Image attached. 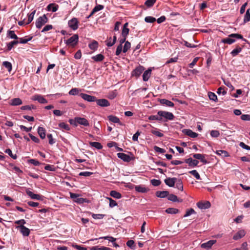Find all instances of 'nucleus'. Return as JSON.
<instances>
[{"label":"nucleus","instance_id":"nucleus-6","mask_svg":"<svg viewBox=\"0 0 250 250\" xmlns=\"http://www.w3.org/2000/svg\"><path fill=\"white\" fill-rule=\"evenodd\" d=\"M79 36L77 34H75L70 37L69 39L65 41V43L70 46L74 47L75 46L78 42Z\"/></svg>","mask_w":250,"mask_h":250},{"label":"nucleus","instance_id":"nucleus-37","mask_svg":"<svg viewBox=\"0 0 250 250\" xmlns=\"http://www.w3.org/2000/svg\"><path fill=\"white\" fill-rule=\"evenodd\" d=\"M135 188L137 191L142 193H145L148 191L146 188L140 186H136Z\"/></svg>","mask_w":250,"mask_h":250},{"label":"nucleus","instance_id":"nucleus-51","mask_svg":"<svg viewBox=\"0 0 250 250\" xmlns=\"http://www.w3.org/2000/svg\"><path fill=\"white\" fill-rule=\"evenodd\" d=\"M151 132L154 135L159 137H162L164 136V134L162 133L158 130H157L156 129L151 130Z\"/></svg>","mask_w":250,"mask_h":250},{"label":"nucleus","instance_id":"nucleus-3","mask_svg":"<svg viewBox=\"0 0 250 250\" xmlns=\"http://www.w3.org/2000/svg\"><path fill=\"white\" fill-rule=\"evenodd\" d=\"M48 21V18L46 15L44 14L43 16L39 17L36 22V26L37 28H41L43 25H44Z\"/></svg>","mask_w":250,"mask_h":250},{"label":"nucleus","instance_id":"nucleus-13","mask_svg":"<svg viewBox=\"0 0 250 250\" xmlns=\"http://www.w3.org/2000/svg\"><path fill=\"white\" fill-rule=\"evenodd\" d=\"M176 182L177 178L175 177L167 178L165 180V183L167 186H168L169 187H173Z\"/></svg>","mask_w":250,"mask_h":250},{"label":"nucleus","instance_id":"nucleus-59","mask_svg":"<svg viewBox=\"0 0 250 250\" xmlns=\"http://www.w3.org/2000/svg\"><path fill=\"white\" fill-rule=\"evenodd\" d=\"M129 29L128 28H123L122 32V36L123 37H126L129 33Z\"/></svg>","mask_w":250,"mask_h":250},{"label":"nucleus","instance_id":"nucleus-64","mask_svg":"<svg viewBox=\"0 0 250 250\" xmlns=\"http://www.w3.org/2000/svg\"><path fill=\"white\" fill-rule=\"evenodd\" d=\"M47 138L49 139V144L50 145H53L55 143L54 139L53 138L52 135L51 134H47Z\"/></svg>","mask_w":250,"mask_h":250},{"label":"nucleus","instance_id":"nucleus-24","mask_svg":"<svg viewBox=\"0 0 250 250\" xmlns=\"http://www.w3.org/2000/svg\"><path fill=\"white\" fill-rule=\"evenodd\" d=\"M151 73V69H148L147 70L145 71L143 75V79L145 82H146L148 80L149 78L150 77Z\"/></svg>","mask_w":250,"mask_h":250},{"label":"nucleus","instance_id":"nucleus-61","mask_svg":"<svg viewBox=\"0 0 250 250\" xmlns=\"http://www.w3.org/2000/svg\"><path fill=\"white\" fill-rule=\"evenodd\" d=\"M216 153L217 154H218L219 155H222L225 157L228 156V152L225 150H217Z\"/></svg>","mask_w":250,"mask_h":250},{"label":"nucleus","instance_id":"nucleus-26","mask_svg":"<svg viewBox=\"0 0 250 250\" xmlns=\"http://www.w3.org/2000/svg\"><path fill=\"white\" fill-rule=\"evenodd\" d=\"M160 102L161 104L169 107H173L174 105L172 102L165 99H160Z\"/></svg>","mask_w":250,"mask_h":250},{"label":"nucleus","instance_id":"nucleus-56","mask_svg":"<svg viewBox=\"0 0 250 250\" xmlns=\"http://www.w3.org/2000/svg\"><path fill=\"white\" fill-rule=\"evenodd\" d=\"M5 153L8 154L11 157H12L14 159H16L17 158V156L16 154L13 155L12 151L10 149H7L5 150Z\"/></svg>","mask_w":250,"mask_h":250},{"label":"nucleus","instance_id":"nucleus-9","mask_svg":"<svg viewBox=\"0 0 250 250\" xmlns=\"http://www.w3.org/2000/svg\"><path fill=\"white\" fill-rule=\"evenodd\" d=\"M145 68L143 66L139 65L132 72V76L138 77L144 71Z\"/></svg>","mask_w":250,"mask_h":250},{"label":"nucleus","instance_id":"nucleus-53","mask_svg":"<svg viewBox=\"0 0 250 250\" xmlns=\"http://www.w3.org/2000/svg\"><path fill=\"white\" fill-rule=\"evenodd\" d=\"M156 0H146L145 3V5L148 7L153 5Z\"/></svg>","mask_w":250,"mask_h":250},{"label":"nucleus","instance_id":"nucleus-45","mask_svg":"<svg viewBox=\"0 0 250 250\" xmlns=\"http://www.w3.org/2000/svg\"><path fill=\"white\" fill-rule=\"evenodd\" d=\"M7 36L11 39H18V36L15 34V32L12 30H10L8 32Z\"/></svg>","mask_w":250,"mask_h":250},{"label":"nucleus","instance_id":"nucleus-38","mask_svg":"<svg viewBox=\"0 0 250 250\" xmlns=\"http://www.w3.org/2000/svg\"><path fill=\"white\" fill-rule=\"evenodd\" d=\"M250 21V9L247 10L244 18V22L246 23Z\"/></svg>","mask_w":250,"mask_h":250},{"label":"nucleus","instance_id":"nucleus-62","mask_svg":"<svg viewBox=\"0 0 250 250\" xmlns=\"http://www.w3.org/2000/svg\"><path fill=\"white\" fill-rule=\"evenodd\" d=\"M210 135L212 137L217 138L219 136L220 132L218 130H212L210 132Z\"/></svg>","mask_w":250,"mask_h":250},{"label":"nucleus","instance_id":"nucleus-54","mask_svg":"<svg viewBox=\"0 0 250 250\" xmlns=\"http://www.w3.org/2000/svg\"><path fill=\"white\" fill-rule=\"evenodd\" d=\"M44 169L46 170L51 171H55L56 170V167L53 165H47L45 166Z\"/></svg>","mask_w":250,"mask_h":250},{"label":"nucleus","instance_id":"nucleus-46","mask_svg":"<svg viewBox=\"0 0 250 250\" xmlns=\"http://www.w3.org/2000/svg\"><path fill=\"white\" fill-rule=\"evenodd\" d=\"M242 50V48L240 47H237L233 49L231 52V54L233 56L237 55Z\"/></svg>","mask_w":250,"mask_h":250},{"label":"nucleus","instance_id":"nucleus-35","mask_svg":"<svg viewBox=\"0 0 250 250\" xmlns=\"http://www.w3.org/2000/svg\"><path fill=\"white\" fill-rule=\"evenodd\" d=\"M18 43H19V41H12L10 42H9L8 43H7V51H10L12 49V48L13 47V46L15 45H16Z\"/></svg>","mask_w":250,"mask_h":250},{"label":"nucleus","instance_id":"nucleus-14","mask_svg":"<svg viewBox=\"0 0 250 250\" xmlns=\"http://www.w3.org/2000/svg\"><path fill=\"white\" fill-rule=\"evenodd\" d=\"M96 102L98 105L102 107H107L110 105L109 102L105 99H96Z\"/></svg>","mask_w":250,"mask_h":250},{"label":"nucleus","instance_id":"nucleus-18","mask_svg":"<svg viewBox=\"0 0 250 250\" xmlns=\"http://www.w3.org/2000/svg\"><path fill=\"white\" fill-rule=\"evenodd\" d=\"M26 194L33 199L41 200V196L39 194H35L29 189L26 190Z\"/></svg>","mask_w":250,"mask_h":250},{"label":"nucleus","instance_id":"nucleus-7","mask_svg":"<svg viewBox=\"0 0 250 250\" xmlns=\"http://www.w3.org/2000/svg\"><path fill=\"white\" fill-rule=\"evenodd\" d=\"M16 228L20 230V232L23 236H28L30 234V229L24 225H21L18 226Z\"/></svg>","mask_w":250,"mask_h":250},{"label":"nucleus","instance_id":"nucleus-63","mask_svg":"<svg viewBox=\"0 0 250 250\" xmlns=\"http://www.w3.org/2000/svg\"><path fill=\"white\" fill-rule=\"evenodd\" d=\"M34 108H35V107L33 105H27L22 106L21 107V110H31L32 109H34Z\"/></svg>","mask_w":250,"mask_h":250},{"label":"nucleus","instance_id":"nucleus-22","mask_svg":"<svg viewBox=\"0 0 250 250\" xmlns=\"http://www.w3.org/2000/svg\"><path fill=\"white\" fill-rule=\"evenodd\" d=\"M58 5L53 3L48 4L47 6V10L49 11H51L53 12L57 11L58 9Z\"/></svg>","mask_w":250,"mask_h":250},{"label":"nucleus","instance_id":"nucleus-19","mask_svg":"<svg viewBox=\"0 0 250 250\" xmlns=\"http://www.w3.org/2000/svg\"><path fill=\"white\" fill-rule=\"evenodd\" d=\"M185 162L188 164L190 167H196L199 163L197 160L192 159L191 158L185 160Z\"/></svg>","mask_w":250,"mask_h":250},{"label":"nucleus","instance_id":"nucleus-28","mask_svg":"<svg viewBox=\"0 0 250 250\" xmlns=\"http://www.w3.org/2000/svg\"><path fill=\"white\" fill-rule=\"evenodd\" d=\"M91 58L94 61L98 62H102L104 59V57L103 54H99L96 56H92Z\"/></svg>","mask_w":250,"mask_h":250},{"label":"nucleus","instance_id":"nucleus-27","mask_svg":"<svg viewBox=\"0 0 250 250\" xmlns=\"http://www.w3.org/2000/svg\"><path fill=\"white\" fill-rule=\"evenodd\" d=\"M157 197L160 198H165L169 195V192L167 191H158L156 192Z\"/></svg>","mask_w":250,"mask_h":250},{"label":"nucleus","instance_id":"nucleus-2","mask_svg":"<svg viewBox=\"0 0 250 250\" xmlns=\"http://www.w3.org/2000/svg\"><path fill=\"white\" fill-rule=\"evenodd\" d=\"M231 38H236L237 39H243V36L238 34H231L229 36V38L223 39L222 40L221 42L224 43L231 44L235 42V40L231 39Z\"/></svg>","mask_w":250,"mask_h":250},{"label":"nucleus","instance_id":"nucleus-34","mask_svg":"<svg viewBox=\"0 0 250 250\" xmlns=\"http://www.w3.org/2000/svg\"><path fill=\"white\" fill-rule=\"evenodd\" d=\"M90 145L98 149H101L103 148V146L99 142H91L89 143Z\"/></svg>","mask_w":250,"mask_h":250},{"label":"nucleus","instance_id":"nucleus-20","mask_svg":"<svg viewBox=\"0 0 250 250\" xmlns=\"http://www.w3.org/2000/svg\"><path fill=\"white\" fill-rule=\"evenodd\" d=\"M183 132L187 135L193 138H196L198 136L197 133L193 132L191 130L188 129H184Z\"/></svg>","mask_w":250,"mask_h":250},{"label":"nucleus","instance_id":"nucleus-49","mask_svg":"<svg viewBox=\"0 0 250 250\" xmlns=\"http://www.w3.org/2000/svg\"><path fill=\"white\" fill-rule=\"evenodd\" d=\"M130 46H131L130 43L128 41L125 42V44L124 46L123 50V52H124V53L126 52L127 51V50L130 48Z\"/></svg>","mask_w":250,"mask_h":250},{"label":"nucleus","instance_id":"nucleus-32","mask_svg":"<svg viewBox=\"0 0 250 250\" xmlns=\"http://www.w3.org/2000/svg\"><path fill=\"white\" fill-rule=\"evenodd\" d=\"M109 121L114 123H119L120 125H122V123H120L119 119L116 116L110 115L108 117Z\"/></svg>","mask_w":250,"mask_h":250},{"label":"nucleus","instance_id":"nucleus-40","mask_svg":"<svg viewBox=\"0 0 250 250\" xmlns=\"http://www.w3.org/2000/svg\"><path fill=\"white\" fill-rule=\"evenodd\" d=\"M35 13L36 10H35L33 11H32L29 15H28V20L27 22H26V24H29L33 21Z\"/></svg>","mask_w":250,"mask_h":250},{"label":"nucleus","instance_id":"nucleus-29","mask_svg":"<svg viewBox=\"0 0 250 250\" xmlns=\"http://www.w3.org/2000/svg\"><path fill=\"white\" fill-rule=\"evenodd\" d=\"M22 104V101L19 98H14L11 100V104L12 105H19Z\"/></svg>","mask_w":250,"mask_h":250},{"label":"nucleus","instance_id":"nucleus-42","mask_svg":"<svg viewBox=\"0 0 250 250\" xmlns=\"http://www.w3.org/2000/svg\"><path fill=\"white\" fill-rule=\"evenodd\" d=\"M104 8V6L101 4L96 5L92 11V14H94L96 12L99 11Z\"/></svg>","mask_w":250,"mask_h":250},{"label":"nucleus","instance_id":"nucleus-23","mask_svg":"<svg viewBox=\"0 0 250 250\" xmlns=\"http://www.w3.org/2000/svg\"><path fill=\"white\" fill-rule=\"evenodd\" d=\"M38 133L41 139H43L45 138L46 130L43 127L39 126L38 128Z\"/></svg>","mask_w":250,"mask_h":250},{"label":"nucleus","instance_id":"nucleus-21","mask_svg":"<svg viewBox=\"0 0 250 250\" xmlns=\"http://www.w3.org/2000/svg\"><path fill=\"white\" fill-rule=\"evenodd\" d=\"M193 157L196 159L200 160L204 164H207L208 163L207 160L205 159L204 155L203 154L199 153L194 154Z\"/></svg>","mask_w":250,"mask_h":250},{"label":"nucleus","instance_id":"nucleus-60","mask_svg":"<svg viewBox=\"0 0 250 250\" xmlns=\"http://www.w3.org/2000/svg\"><path fill=\"white\" fill-rule=\"evenodd\" d=\"M59 125L60 127L63 128L66 130H69L70 129L69 125L64 123H61L59 124Z\"/></svg>","mask_w":250,"mask_h":250},{"label":"nucleus","instance_id":"nucleus-15","mask_svg":"<svg viewBox=\"0 0 250 250\" xmlns=\"http://www.w3.org/2000/svg\"><path fill=\"white\" fill-rule=\"evenodd\" d=\"M118 158H120L125 162H129L131 160V158L128 155L124 153H118L117 154Z\"/></svg>","mask_w":250,"mask_h":250},{"label":"nucleus","instance_id":"nucleus-57","mask_svg":"<svg viewBox=\"0 0 250 250\" xmlns=\"http://www.w3.org/2000/svg\"><path fill=\"white\" fill-rule=\"evenodd\" d=\"M161 183L160 180L152 179L151 180V184L155 187L159 186Z\"/></svg>","mask_w":250,"mask_h":250},{"label":"nucleus","instance_id":"nucleus-39","mask_svg":"<svg viewBox=\"0 0 250 250\" xmlns=\"http://www.w3.org/2000/svg\"><path fill=\"white\" fill-rule=\"evenodd\" d=\"M175 183H176V188L180 190L181 191H183V185L182 180L181 179H177V182Z\"/></svg>","mask_w":250,"mask_h":250},{"label":"nucleus","instance_id":"nucleus-55","mask_svg":"<svg viewBox=\"0 0 250 250\" xmlns=\"http://www.w3.org/2000/svg\"><path fill=\"white\" fill-rule=\"evenodd\" d=\"M105 215L102 214H92V216L94 219H102Z\"/></svg>","mask_w":250,"mask_h":250},{"label":"nucleus","instance_id":"nucleus-1","mask_svg":"<svg viewBox=\"0 0 250 250\" xmlns=\"http://www.w3.org/2000/svg\"><path fill=\"white\" fill-rule=\"evenodd\" d=\"M69 122L71 125L77 126L78 124L83 125L85 126L89 125L88 121L84 118L75 117L74 119H70Z\"/></svg>","mask_w":250,"mask_h":250},{"label":"nucleus","instance_id":"nucleus-30","mask_svg":"<svg viewBox=\"0 0 250 250\" xmlns=\"http://www.w3.org/2000/svg\"><path fill=\"white\" fill-rule=\"evenodd\" d=\"M89 48L93 51H95L98 47V42L96 41H93L88 45Z\"/></svg>","mask_w":250,"mask_h":250},{"label":"nucleus","instance_id":"nucleus-50","mask_svg":"<svg viewBox=\"0 0 250 250\" xmlns=\"http://www.w3.org/2000/svg\"><path fill=\"white\" fill-rule=\"evenodd\" d=\"M195 213H196L195 210L193 208H190L186 211L185 214L184 215V217H187Z\"/></svg>","mask_w":250,"mask_h":250},{"label":"nucleus","instance_id":"nucleus-17","mask_svg":"<svg viewBox=\"0 0 250 250\" xmlns=\"http://www.w3.org/2000/svg\"><path fill=\"white\" fill-rule=\"evenodd\" d=\"M32 100L34 101H38L41 104H46L47 103V101L45 98H44L43 96L40 95H36L32 97Z\"/></svg>","mask_w":250,"mask_h":250},{"label":"nucleus","instance_id":"nucleus-4","mask_svg":"<svg viewBox=\"0 0 250 250\" xmlns=\"http://www.w3.org/2000/svg\"><path fill=\"white\" fill-rule=\"evenodd\" d=\"M70 197L74 202L79 204L88 202V201L86 198L80 197L79 195L76 193H70Z\"/></svg>","mask_w":250,"mask_h":250},{"label":"nucleus","instance_id":"nucleus-8","mask_svg":"<svg viewBox=\"0 0 250 250\" xmlns=\"http://www.w3.org/2000/svg\"><path fill=\"white\" fill-rule=\"evenodd\" d=\"M79 21L77 18H73L68 21V24L69 27L73 30H75L78 28Z\"/></svg>","mask_w":250,"mask_h":250},{"label":"nucleus","instance_id":"nucleus-58","mask_svg":"<svg viewBox=\"0 0 250 250\" xmlns=\"http://www.w3.org/2000/svg\"><path fill=\"white\" fill-rule=\"evenodd\" d=\"M99 239H104L105 240H108L109 241L111 242L112 243L114 242L116 240V239L114 238L113 237L111 236H104V237H101Z\"/></svg>","mask_w":250,"mask_h":250},{"label":"nucleus","instance_id":"nucleus-33","mask_svg":"<svg viewBox=\"0 0 250 250\" xmlns=\"http://www.w3.org/2000/svg\"><path fill=\"white\" fill-rule=\"evenodd\" d=\"M110 195L116 199H120L122 197L121 193L115 190H111L110 192Z\"/></svg>","mask_w":250,"mask_h":250},{"label":"nucleus","instance_id":"nucleus-10","mask_svg":"<svg viewBox=\"0 0 250 250\" xmlns=\"http://www.w3.org/2000/svg\"><path fill=\"white\" fill-rule=\"evenodd\" d=\"M80 96L83 100L87 102H95L96 101V98L95 96H91L85 93H81Z\"/></svg>","mask_w":250,"mask_h":250},{"label":"nucleus","instance_id":"nucleus-12","mask_svg":"<svg viewBox=\"0 0 250 250\" xmlns=\"http://www.w3.org/2000/svg\"><path fill=\"white\" fill-rule=\"evenodd\" d=\"M216 242L215 240H211L208 241V242L203 243L201 245V247L206 250H208L211 248L212 245Z\"/></svg>","mask_w":250,"mask_h":250},{"label":"nucleus","instance_id":"nucleus-44","mask_svg":"<svg viewBox=\"0 0 250 250\" xmlns=\"http://www.w3.org/2000/svg\"><path fill=\"white\" fill-rule=\"evenodd\" d=\"M90 249L91 250H111L110 248L104 246L100 247L98 246L92 247Z\"/></svg>","mask_w":250,"mask_h":250},{"label":"nucleus","instance_id":"nucleus-43","mask_svg":"<svg viewBox=\"0 0 250 250\" xmlns=\"http://www.w3.org/2000/svg\"><path fill=\"white\" fill-rule=\"evenodd\" d=\"M168 200H170V201H173V202H182V200H181L180 201H179L178 199V198L177 197L174 195V194H170L168 196Z\"/></svg>","mask_w":250,"mask_h":250},{"label":"nucleus","instance_id":"nucleus-11","mask_svg":"<svg viewBox=\"0 0 250 250\" xmlns=\"http://www.w3.org/2000/svg\"><path fill=\"white\" fill-rule=\"evenodd\" d=\"M210 203L209 201L199 202L197 203V207L201 209H206L210 207Z\"/></svg>","mask_w":250,"mask_h":250},{"label":"nucleus","instance_id":"nucleus-47","mask_svg":"<svg viewBox=\"0 0 250 250\" xmlns=\"http://www.w3.org/2000/svg\"><path fill=\"white\" fill-rule=\"evenodd\" d=\"M208 96L210 100L213 101H216L217 100V96L214 93L209 92L208 93Z\"/></svg>","mask_w":250,"mask_h":250},{"label":"nucleus","instance_id":"nucleus-5","mask_svg":"<svg viewBox=\"0 0 250 250\" xmlns=\"http://www.w3.org/2000/svg\"><path fill=\"white\" fill-rule=\"evenodd\" d=\"M157 114L160 117H164L167 120H172L174 118L173 114L169 112L159 111Z\"/></svg>","mask_w":250,"mask_h":250},{"label":"nucleus","instance_id":"nucleus-52","mask_svg":"<svg viewBox=\"0 0 250 250\" xmlns=\"http://www.w3.org/2000/svg\"><path fill=\"white\" fill-rule=\"evenodd\" d=\"M189 173L193 175L197 179L200 180L201 179L199 174L198 173L197 170H193L189 172Z\"/></svg>","mask_w":250,"mask_h":250},{"label":"nucleus","instance_id":"nucleus-31","mask_svg":"<svg viewBox=\"0 0 250 250\" xmlns=\"http://www.w3.org/2000/svg\"><path fill=\"white\" fill-rule=\"evenodd\" d=\"M2 65L7 69L9 72L11 71L12 69V65L11 62L7 61H4L2 62Z\"/></svg>","mask_w":250,"mask_h":250},{"label":"nucleus","instance_id":"nucleus-41","mask_svg":"<svg viewBox=\"0 0 250 250\" xmlns=\"http://www.w3.org/2000/svg\"><path fill=\"white\" fill-rule=\"evenodd\" d=\"M81 90L77 88H74L71 89L69 91V94L70 95H77L79 94V92L81 91Z\"/></svg>","mask_w":250,"mask_h":250},{"label":"nucleus","instance_id":"nucleus-16","mask_svg":"<svg viewBox=\"0 0 250 250\" xmlns=\"http://www.w3.org/2000/svg\"><path fill=\"white\" fill-rule=\"evenodd\" d=\"M245 234V231L244 229H241L233 235V239L235 240H237L243 237Z\"/></svg>","mask_w":250,"mask_h":250},{"label":"nucleus","instance_id":"nucleus-36","mask_svg":"<svg viewBox=\"0 0 250 250\" xmlns=\"http://www.w3.org/2000/svg\"><path fill=\"white\" fill-rule=\"evenodd\" d=\"M166 212L169 214H176L178 213L179 210L176 208H169L166 210Z\"/></svg>","mask_w":250,"mask_h":250},{"label":"nucleus","instance_id":"nucleus-48","mask_svg":"<svg viewBox=\"0 0 250 250\" xmlns=\"http://www.w3.org/2000/svg\"><path fill=\"white\" fill-rule=\"evenodd\" d=\"M156 19L154 17L151 16L146 17L145 19V21L146 22L148 23H153L156 21Z\"/></svg>","mask_w":250,"mask_h":250},{"label":"nucleus","instance_id":"nucleus-25","mask_svg":"<svg viewBox=\"0 0 250 250\" xmlns=\"http://www.w3.org/2000/svg\"><path fill=\"white\" fill-rule=\"evenodd\" d=\"M117 40L116 36L115 35L113 36V41H111V38L110 37L107 39V40L105 41L106 45L108 47H111L113 46L116 42Z\"/></svg>","mask_w":250,"mask_h":250}]
</instances>
